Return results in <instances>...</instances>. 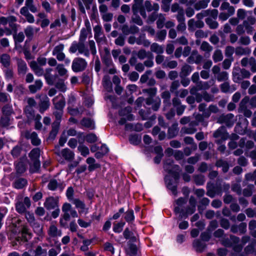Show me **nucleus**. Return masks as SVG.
I'll list each match as a JSON object with an SVG mask.
<instances>
[{
    "label": "nucleus",
    "instance_id": "obj_37",
    "mask_svg": "<svg viewBox=\"0 0 256 256\" xmlns=\"http://www.w3.org/2000/svg\"><path fill=\"white\" fill-rule=\"evenodd\" d=\"M212 58L214 62L222 61L223 59V54L222 50L219 49L214 50Z\"/></svg>",
    "mask_w": 256,
    "mask_h": 256
},
{
    "label": "nucleus",
    "instance_id": "obj_12",
    "mask_svg": "<svg viewBox=\"0 0 256 256\" xmlns=\"http://www.w3.org/2000/svg\"><path fill=\"white\" fill-rule=\"evenodd\" d=\"M26 137L31 140V142L34 146H38L41 142L40 140L38 138L37 134L34 132L31 133L28 132H26Z\"/></svg>",
    "mask_w": 256,
    "mask_h": 256
},
{
    "label": "nucleus",
    "instance_id": "obj_31",
    "mask_svg": "<svg viewBox=\"0 0 256 256\" xmlns=\"http://www.w3.org/2000/svg\"><path fill=\"white\" fill-rule=\"evenodd\" d=\"M150 50L158 54H162L164 52V48L162 46L159 45L158 44L154 42L150 46Z\"/></svg>",
    "mask_w": 256,
    "mask_h": 256
},
{
    "label": "nucleus",
    "instance_id": "obj_8",
    "mask_svg": "<svg viewBox=\"0 0 256 256\" xmlns=\"http://www.w3.org/2000/svg\"><path fill=\"white\" fill-rule=\"evenodd\" d=\"M28 164L27 157L26 152H24L17 163V174L24 172L26 170Z\"/></svg>",
    "mask_w": 256,
    "mask_h": 256
},
{
    "label": "nucleus",
    "instance_id": "obj_4",
    "mask_svg": "<svg viewBox=\"0 0 256 256\" xmlns=\"http://www.w3.org/2000/svg\"><path fill=\"white\" fill-rule=\"evenodd\" d=\"M87 66V62L82 58H76L72 62V68L74 72H78L83 71Z\"/></svg>",
    "mask_w": 256,
    "mask_h": 256
},
{
    "label": "nucleus",
    "instance_id": "obj_53",
    "mask_svg": "<svg viewBox=\"0 0 256 256\" xmlns=\"http://www.w3.org/2000/svg\"><path fill=\"white\" fill-rule=\"evenodd\" d=\"M251 40L250 38L247 36H241L238 40V43L244 46H248L250 43Z\"/></svg>",
    "mask_w": 256,
    "mask_h": 256
},
{
    "label": "nucleus",
    "instance_id": "obj_9",
    "mask_svg": "<svg viewBox=\"0 0 256 256\" xmlns=\"http://www.w3.org/2000/svg\"><path fill=\"white\" fill-rule=\"evenodd\" d=\"M52 102L56 110H63L66 104L65 98L62 94L54 97Z\"/></svg>",
    "mask_w": 256,
    "mask_h": 256
},
{
    "label": "nucleus",
    "instance_id": "obj_39",
    "mask_svg": "<svg viewBox=\"0 0 256 256\" xmlns=\"http://www.w3.org/2000/svg\"><path fill=\"white\" fill-rule=\"evenodd\" d=\"M212 18H207L205 21L210 29H216L218 27V23Z\"/></svg>",
    "mask_w": 256,
    "mask_h": 256
},
{
    "label": "nucleus",
    "instance_id": "obj_27",
    "mask_svg": "<svg viewBox=\"0 0 256 256\" xmlns=\"http://www.w3.org/2000/svg\"><path fill=\"white\" fill-rule=\"evenodd\" d=\"M143 0H134V4L132 6V11L133 14L138 13V11L142 8Z\"/></svg>",
    "mask_w": 256,
    "mask_h": 256
},
{
    "label": "nucleus",
    "instance_id": "obj_24",
    "mask_svg": "<svg viewBox=\"0 0 256 256\" xmlns=\"http://www.w3.org/2000/svg\"><path fill=\"white\" fill-rule=\"evenodd\" d=\"M178 64L176 60H170L168 58H166L164 62L162 63V68L173 69L176 68Z\"/></svg>",
    "mask_w": 256,
    "mask_h": 256
},
{
    "label": "nucleus",
    "instance_id": "obj_1",
    "mask_svg": "<svg viewBox=\"0 0 256 256\" xmlns=\"http://www.w3.org/2000/svg\"><path fill=\"white\" fill-rule=\"evenodd\" d=\"M164 168L171 175L174 180V181L172 180L170 176H166L165 182L167 187L174 194L176 195L177 194L176 183L179 178L180 166L178 165L174 164L173 161L168 159L165 162Z\"/></svg>",
    "mask_w": 256,
    "mask_h": 256
},
{
    "label": "nucleus",
    "instance_id": "obj_52",
    "mask_svg": "<svg viewBox=\"0 0 256 256\" xmlns=\"http://www.w3.org/2000/svg\"><path fill=\"white\" fill-rule=\"evenodd\" d=\"M216 78L218 82H226L228 78V73L224 71L221 72L217 75Z\"/></svg>",
    "mask_w": 256,
    "mask_h": 256
},
{
    "label": "nucleus",
    "instance_id": "obj_25",
    "mask_svg": "<svg viewBox=\"0 0 256 256\" xmlns=\"http://www.w3.org/2000/svg\"><path fill=\"white\" fill-rule=\"evenodd\" d=\"M82 126L88 128L90 130H93L95 128L94 122L89 118H84L80 122Z\"/></svg>",
    "mask_w": 256,
    "mask_h": 256
},
{
    "label": "nucleus",
    "instance_id": "obj_60",
    "mask_svg": "<svg viewBox=\"0 0 256 256\" xmlns=\"http://www.w3.org/2000/svg\"><path fill=\"white\" fill-rule=\"evenodd\" d=\"M2 112L4 116H10L12 114L11 107L8 104H6L2 107Z\"/></svg>",
    "mask_w": 256,
    "mask_h": 256
},
{
    "label": "nucleus",
    "instance_id": "obj_20",
    "mask_svg": "<svg viewBox=\"0 0 256 256\" xmlns=\"http://www.w3.org/2000/svg\"><path fill=\"white\" fill-rule=\"evenodd\" d=\"M60 155L66 160H72L74 157V153L70 149L66 148L63 149L61 152Z\"/></svg>",
    "mask_w": 256,
    "mask_h": 256
},
{
    "label": "nucleus",
    "instance_id": "obj_42",
    "mask_svg": "<svg viewBox=\"0 0 256 256\" xmlns=\"http://www.w3.org/2000/svg\"><path fill=\"white\" fill-rule=\"evenodd\" d=\"M88 34L92 35V31L82 28L80 30L78 40L84 44L85 40Z\"/></svg>",
    "mask_w": 256,
    "mask_h": 256
},
{
    "label": "nucleus",
    "instance_id": "obj_54",
    "mask_svg": "<svg viewBox=\"0 0 256 256\" xmlns=\"http://www.w3.org/2000/svg\"><path fill=\"white\" fill-rule=\"evenodd\" d=\"M143 93H146L150 97L154 96L157 92V88H144L142 90Z\"/></svg>",
    "mask_w": 256,
    "mask_h": 256
},
{
    "label": "nucleus",
    "instance_id": "obj_49",
    "mask_svg": "<svg viewBox=\"0 0 256 256\" xmlns=\"http://www.w3.org/2000/svg\"><path fill=\"white\" fill-rule=\"evenodd\" d=\"M26 218L28 219V220L31 223L34 222V226L36 228L38 232H42V228H40V226L38 224L34 223V218L32 214H28L26 216Z\"/></svg>",
    "mask_w": 256,
    "mask_h": 256
},
{
    "label": "nucleus",
    "instance_id": "obj_7",
    "mask_svg": "<svg viewBox=\"0 0 256 256\" xmlns=\"http://www.w3.org/2000/svg\"><path fill=\"white\" fill-rule=\"evenodd\" d=\"M234 115L232 114H222L218 120V122L220 124H224L228 126H232L234 122Z\"/></svg>",
    "mask_w": 256,
    "mask_h": 256
},
{
    "label": "nucleus",
    "instance_id": "obj_41",
    "mask_svg": "<svg viewBox=\"0 0 256 256\" xmlns=\"http://www.w3.org/2000/svg\"><path fill=\"white\" fill-rule=\"evenodd\" d=\"M200 48L202 51H204L206 54H208V56H210V53L212 50L213 48L208 42H203L200 46Z\"/></svg>",
    "mask_w": 256,
    "mask_h": 256
},
{
    "label": "nucleus",
    "instance_id": "obj_50",
    "mask_svg": "<svg viewBox=\"0 0 256 256\" xmlns=\"http://www.w3.org/2000/svg\"><path fill=\"white\" fill-rule=\"evenodd\" d=\"M124 219L128 222L134 221V210H130L126 212L125 213Z\"/></svg>",
    "mask_w": 256,
    "mask_h": 256
},
{
    "label": "nucleus",
    "instance_id": "obj_51",
    "mask_svg": "<svg viewBox=\"0 0 256 256\" xmlns=\"http://www.w3.org/2000/svg\"><path fill=\"white\" fill-rule=\"evenodd\" d=\"M167 34V32L165 30H162L158 32L156 34V40L159 41H163L166 38V36Z\"/></svg>",
    "mask_w": 256,
    "mask_h": 256
},
{
    "label": "nucleus",
    "instance_id": "obj_38",
    "mask_svg": "<svg viewBox=\"0 0 256 256\" xmlns=\"http://www.w3.org/2000/svg\"><path fill=\"white\" fill-rule=\"evenodd\" d=\"M40 150L38 148L32 149L29 154V156L32 160H39Z\"/></svg>",
    "mask_w": 256,
    "mask_h": 256
},
{
    "label": "nucleus",
    "instance_id": "obj_32",
    "mask_svg": "<svg viewBox=\"0 0 256 256\" xmlns=\"http://www.w3.org/2000/svg\"><path fill=\"white\" fill-rule=\"evenodd\" d=\"M17 63L18 64V74H24L28 70L26 63L22 60H18Z\"/></svg>",
    "mask_w": 256,
    "mask_h": 256
},
{
    "label": "nucleus",
    "instance_id": "obj_6",
    "mask_svg": "<svg viewBox=\"0 0 256 256\" xmlns=\"http://www.w3.org/2000/svg\"><path fill=\"white\" fill-rule=\"evenodd\" d=\"M64 48V44H60L56 46L53 49L52 52V55L55 56L56 59L60 62L63 61L66 58V55L63 52Z\"/></svg>",
    "mask_w": 256,
    "mask_h": 256
},
{
    "label": "nucleus",
    "instance_id": "obj_47",
    "mask_svg": "<svg viewBox=\"0 0 256 256\" xmlns=\"http://www.w3.org/2000/svg\"><path fill=\"white\" fill-rule=\"evenodd\" d=\"M10 57L9 55L6 54H2L0 56V62L5 67H7L10 66Z\"/></svg>",
    "mask_w": 256,
    "mask_h": 256
},
{
    "label": "nucleus",
    "instance_id": "obj_28",
    "mask_svg": "<svg viewBox=\"0 0 256 256\" xmlns=\"http://www.w3.org/2000/svg\"><path fill=\"white\" fill-rule=\"evenodd\" d=\"M178 124L177 123L173 124L168 130V136L169 138H172L176 136L178 132Z\"/></svg>",
    "mask_w": 256,
    "mask_h": 256
},
{
    "label": "nucleus",
    "instance_id": "obj_22",
    "mask_svg": "<svg viewBox=\"0 0 256 256\" xmlns=\"http://www.w3.org/2000/svg\"><path fill=\"white\" fill-rule=\"evenodd\" d=\"M144 7L148 12L152 11L157 12L160 9V6L158 4L154 3L153 4H152L150 0L145 1Z\"/></svg>",
    "mask_w": 256,
    "mask_h": 256
},
{
    "label": "nucleus",
    "instance_id": "obj_45",
    "mask_svg": "<svg viewBox=\"0 0 256 256\" xmlns=\"http://www.w3.org/2000/svg\"><path fill=\"white\" fill-rule=\"evenodd\" d=\"M232 79L234 82H239L242 80V74L240 71L239 72V69H234L232 72Z\"/></svg>",
    "mask_w": 256,
    "mask_h": 256
},
{
    "label": "nucleus",
    "instance_id": "obj_61",
    "mask_svg": "<svg viewBox=\"0 0 256 256\" xmlns=\"http://www.w3.org/2000/svg\"><path fill=\"white\" fill-rule=\"evenodd\" d=\"M194 180L197 185H202L204 182V177L202 175H196L194 176Z\"/></svg>",
    "mask_w": 256,
    "mask_h": 256
},
{
    "label": "nucleus",
    "instance_id": "obj_56",
    "mask_svg": "<svg viewBox=\"0 0 256 256\" xmlns=\"http://www.w3.org/2000/svg\"><path fill=\"white\" fill-rule=\"evenodd\" d=\"M70 212H64L62 218L60 220V222L62 226H64L66 224V222L70 219Z\"/></svg>",
    "mask_w": 256,
    "mask_h": 256
},
{
    "label": "nucleus",
    "instance_id": "obj_14",
    "mask_svg": "<svg viewBox=\"0 0 256 256\" xmlns=\"http://www.w3.org/2000/svg\"><path fill=\"white\" fill-rule=\"evenodd\" d=\"M30 67L34 71L35 74L38 76H41L44 74V70L36 61H32L30 63Z\"/></svg>",
    "mask_w": 256,
    "mask_h": 256
},
{
    "label": "nucleus",
    "instance_id": "obj_57",
    "mask_svg": "<svg viewBox=\"0 0 256 256\" xmlns=\"http://www.w3.org/2000/svg\"><path fill=\"white\" fill-rule=\"evenodd\" d=\"M250 101V98L248 96H245L241 100L240 104L239 111L247 108V104Z\"/></svg>",
    "mask_w": 256,
    "mask_h": 256
},
{
    "label": "nucleus",
    "instance_id": "obj_43",
    "mask_svg": "<svg viewBox=\"0 0 256 256\" xmlns=\"http://www.w3.org/2000/svg\"><path fill=\"white\" fill-rule=\"evenodd\" d=\"M197 130L196 128L189 126L188 127L184 126L181 128L180 133L182 134H194Z\"/></svg>",
    "mask_w": 256,
    "mask_h": 256
},
{
    "label": "nucleus",
    "instance_id": "obj_26",
    "mask_svg": "<svg viewBox=\"0 0 256 256\" xmlns=\"http://www.w3.org/2000/svg\"><path fill=\"white\" fill-rule=\"evenodd\" d=\"M42 86V82L40 80H36L34 84L29 86V90L32 93H35L41 89Z\"/></svg>",
    "mask_w": 256,
    "mask_h": 256
},
{
    "label": "nucleus",
    "instance_id": "obj_5",
    "mask_svg": "<svg viewBox=\"0 0 256 256\" xmlns=\"http://www.w3.org/2000/svg\"><path fill=\"white\" fill-rule=\"evenodd\" d=\"M36 98H40L38 106L40 107V112L43 113L44 111L48 110L50 106V102L49 98L45 94H42L40 96H36Z\"/></svg>",
    "mask_w": 256,
    "mask_h": 256
},
{
    "label": "nucleus",
    "instance_id": "obj_29",
    "mask_svg": "<svg viewBox=\"0 0 256 256\" xmlns=\"http://www.w3.org/2000/svg\"><path fill=\"white\" fill-rule=\"evenodd\" d=\"M210 2V0H200L194 4V8L197 10L205 8H207Z\"/></svg>",
    "mask_w": 256,
    "mask_h": 256
},
{
    "label": "nucleus",
    "instance_id": "obj_17",
    "mask_svg": "<svg viewBox=\"0 0 256 256\" xmlns=\"http://www.w3.org/2000/svg\"><path fill=\"white\" fill-rule=\"evenodd\" d=\"M44 206L48 210L54 209L58 206V201L53 197H49L46 199Z\"/></svg>",
    "mask_w": 256,
    "mask_h": 256
},
{
    "label": "nucleus",
    "instance_id": "obj_63",
    "mask_svg": "<svg viewBox=\"0 0 256 256\" xmlns=\"http://www.w3.org/2000/svg\"><path fill=\"white\" fill-rule=\"evenodd\" d=\"M193 246L197 250H202L205 247V246L199 240H195L194 241Z\"/></svg>",
    "mask_w": 256,
    "mask_h": 256
},
{
    "label": "nucleus",
    "instance_id": "obj_23",
    "mask_svg": "<svg viewBox=\"0 0 256 256\" xmlns=\"http://www.w3.org/2000/svg\"><path fill=\"white\" fill-rule=\"evenodd\" d=\"M14 22H16V17L14 16H8L7 18L1 16L0 18V24L6 25L8 23H9L10 26L12 28L14 24H12V23Z\"/></svg>",
    "mask_w": 256,
    "mask_h": 256
},
{
    "label": "nucleus",
    "instance_id": "obj_13",
    "mask_svg": "<svg viewBox=\"0 0 256 256\" xmlns=\"http://www.w3.org/2000/svg\"><path fill=\"white\" fill-rule=\"evenodd\" d=\"M202 56L199 54L196 50H194L192 54L187 59V62L189 63L200 64L202 60Z\"/></svg>",
    "mask_w": 256,
    "mask_h": 256
},
{
    "label": "nucleus",
    "instance_id": "obj_44",
    "mask_svg": "<svg viewBox=\"0 0 256 256\" xmlns=\"http://www.w3.org/2000/svg\"><path fill=\"white\" fill-rule=\"evenodd\" d=\"M166 18L164 15L162 14H158V20L156 21L157 28H162L164 25V22Z\"/></svg>",
    "mask_w": 256,
    "mask_h": 256
},
{
    "label": "nucleus",
    "instance_id": "obj_3",
    "mask_svg": "<svg viewBox=\"0 0 256 256\" xmlns=\"http://www.w3.org/2000/svg\"><path fill=\"white\" fill-rule=\"evenodd\" d=\"M77 50L80 54H83L86 57L90 56L88 49L86 47L84 43L79 40L78 42H73L69 48V52L71 54H74Z\"/></svg>",
    "mask_w": 256,
    "mask_h": 256
},
{
    "label": "nucleus",
    "instance_id": "obj_33",
    "mask_svg": "<svg viewBox=\"0 0 256 256\" xmlns=\"http://www.w3.org/2000/svg\"><path fill=\"white\" fill-rule=\"evenodd\" d=\"M102 84L108 92H111L112 90V84L109 76H104L102 78Z\"/></svg>",
    "mask_w": 256,
    "mask_h": 256
},
{
    "label": "nucleus",
    "instance_id": "obj_40",
    "mask_svg": "<svg viewBox=\"0 0 256 256\" xmlns=\"http://www.w3.org/2000/svg\"><path fill=\"white\" fill-rule=\"evenodd\" d=\"M96 160L94 158L90 157L86 159V163L89 164L88 170L92 171L94 169L100 167V164H94Z\"/></svg>",
    "mask_w": 256,
    "mask_h": 256
},
{
    "label": "nucleus",
    "instance_id": "obj_34",
    "mask_svg": "<svg viewBox=\"0 0 256 256\" xmlns=\"http://www.w3.org/2000/svg\"><path fill=\"white\" fill-rule=\"evenodd\" d=\"M251 50L248 48H243L242 46H238L236 48V54L238 56L244 54H248L250 53Z\"/></svg>",
    "mask_w": 256,
    "mask_h": 256
},
{
    "label": "nucleus",
    "instance_id": "obj_62",
    "mask_svg": "<svg viewBox=\"0 0 256 256\" xmlns=\"http://www.w3.org/2000/svg\"><path fill=\"white\" fill-rule=\"evenodd\" d=\"M124 224L125 222H122L114 224L113 228L114 231L116 232H120L122 231Z\"/></svg>",
    "mask_w": 256,
    "mask_h": 256
},
{
    "label": "nucleus",
    "instance_id": "obj_35",
    "mask_svg": "<svg viewBox=\"0 0 256 256\" xmlns=\"http://www.w3.org/2000/svg\"><path fill=\"white\" fill-rule=\"evenodd\" d=\"M216 138H220L222 139H226V130L223 126H221L214 132L213 134Z\"/></svg>",
    "mask_w": 256,
    "mask_h": 256
},
{
    "label": "nucleus",
    "instance_id": "obj_59",
    "mask_svg": "<svg viewBox=\"0 0 256 256\" xmlns=\"http://www.w3.org/2000/svg\"><path fill=\"white\" fill-rule=\"evenodd\" d=\"M42 8L48 13L50 12L52 10V7L50 6V2L46 0L42 1Z\"/></svg>",
    "mask_w": 256,
    "mask_h": 256
},
{
    "label": "nucleus",
    "instance_id": "obj_48",
    "mask_svg": "<svg viewBox=\"0 0 256 256\" xmlns=\"http://www.w3.org/2000/svg\"><path fill=\"white\" fill-rule=\"evenodd\" d=\"M78 150L83 156H86L90 154L88 148L84 144H80Z\"/></svg>",
    "mask_w": 256,
    "mask_h": 256
},
{
    "label": "nucleus",
    "instance_id": "obj_64",
    "mask_svg": "<svg viewBox=\"0 0 256 256\" xmlns=\"http://www.w3.org/2000/svg\"><path fill=\"white\" fill-rule=\"evenodd\" d=\"M56 87L60 91L64 92L66 90V86L62 80H59L55 84Z\"/></svg>",
    "mask_w": 256,
    "mask_h": 256
},
{
    "label": "nucleus",
    "instance_id": "obj_58",
    "mask_svg": "<svg viewBox=\"0 0 256 256\" xmlns=\"http://www.w3.org/2000/svg\"><path fill=\"white\" fill-rule=\"evenodd\" d=\"M138 13L133 14L132 17V20L133 22L138 26H142L143 22L140 16L138 14Z\"/></svg>",
    "mask_w": 256,
    "mask_h": 256
},
{
    "label": "nucleus",
    "instance_id": "obj_15",
    "mask_svg": "<svg viewBox=\"0 0 256 256\" xmlns=\"http://www.w3.org/2000/svg\"><path fill=\"white\" fill-rule=\"evenodd\" d=\"M48 234L52 238H56L61 236L62 234V230H58V228L53 224H52L48 231Z\"/></svg>",
    "mask_w": 256,
    "mask_h": 256
},
{
    "label": "nucleus",
    "instance_id": "obj_46",
    "mask_svg": "<svg viewBox=\"0 0 256 256\" xmlns=\"http://www.w3.org/2000/svg\"><path fill=\"white\" fill-rule=\"evenodd\" d=\"M129 140L131 144H138L141 141V137L137 134H132L129 137Z\"/></svg>",
    "mask_w": 256,
    "mask_h": 256
},
{
    "label": "nucleus",
    "instance_id": "obj_19",
    "mask_svg": "<svg viewBox=\"0 0 256 256\" xmlns=\"http://www.w3.org/2000/svg\"><path fill=\"white\" fill-rule=\"evenodd\" d=\"M218 111L219 109L216 106L210 104L202 113L203 116L204 118H208L212 113L216 114L218 112Z\"/></svg>",
    "mask_w": 256,
    "mask_h": 256
},
{
    "label": "nucleus",
    "instance_id": "obj_16",
    "mask_svg": "<svg viewBox=\"0 0 256 256\" xmlns=\"http://www.w3.org/2000/svg\"><path fill=\"white\" fill-rule=\"evenodd\" d=\"M220 87L222 92L224 93H232L236 90V87L235 86H230L229 82L227 81L222 84Z\"/></svg>",
    "mask_w": 256,
    "mask_h": 256
},
{
    "label": "nucleus",
    "instance_id": "obj_55",
    "mask_svg": "<svg viewBox=\"0 0 256 256\" xmlns=\"http://www.w3.org/2000/svg\"><path fill=\"white\" fill-rule=\"evenodd\" d=\"M56 70L60 76H63L67 74V70L64 68L62 64H58L56 67Z\"/></svg>",
    "mask_w": 256,
    "mask_h": 256
},
{
    "label": "nucleus",
    "instance_id": "obj_10",
    "mask_svg": "<svg viewBox=\"0 0 256 256\" xmlns=\"http://www.w3.org/2000/svg\"><path fill=\"white\" fill-rule=\"evenodd\" d=\"M186 202L187 200L182 198H179L176 201V203L178 206L174 208V212L176 214H179L178 218L180 219H182L184 216V214L182 212V210L180 208V206L186 204Z\"/></svg>",
    "mask_w": 256,
    "mask_h": 256
},
{
    "label": "nucleus",
    "instance_id": "obj_2",
    "mask_svg": "<svg viewBox=\"0 0 256 256\" xmlns=\"http://www.w3.org/2000/svg\"><path fill=\"white\" fill-rule=\"evenodd\" d=\"M256 19L253 16H248L242 23L238 24L236 28V32L239 36L244 34L245 32L248 34H252L254 31L253 25L255 24Z\"/></svg>",
    "mask_w": 256,
    "mask_h": 256
},
{
    "label": "nucleus",
    "instance_id": "obj_18",
    "mask_svg": "<svg viewBox=\"0 0 256 256\" xmlns=\"http://www.w3.org/2000/svg\"><path fill=\"white\" fill-rule=\"evenodd\" d=\"M94 37L97 42H100L102 40L104 37L102 26L100 25L95 26L94 28Z\"/></svg>",
    "mask_w": 256,
    "mask_h": 256
},
{
    "label": "nucleus",
    "instance_id": "obj_21",
    "mask_svg": "<svg viewBox=\"0 0 256 256\" xmlns=\"http://www.w3.org/2000/svg\"><path fill=\"white\" fill-rule=\"evenodd\" d=\"M40 30L39 28H34L31 26H28L24 30V33L27 38L32 39L34 34L38 32Z\"/></svg>",
    "mask_w": 256,
    "mask_h": 256
},
{
    "label": "nucleus",
    "instance_id": "obj_30",
    "mask_svg": "<svg viewBox=\"0 0 256 256\" xmlns=\"http://www.w3.org/2000/svg\"><path fill=\"white\" fill-rule=\"evenodd\" d=\"M192 68L190 66L187 64H184L181 69V72L180 73V76L182 78L188 76L192 72Z\"/></svg>",
    "mask_w": 256,
    "mask_h": 256
},
{
    "label": "nucleus",
    "instance_id": "obj_36",
    "mask_svg": "<svg viewBox=\"0 0 256 256\" xmlns=\"http://www.w3.org/2000/svg\"><path fill=\"white\" fill-rule=\"evenodd\" d=\"M24 241H28L31 238V234L28 228L24 227L20 233L19 234Z\"/></svg>",
    "mask_w": 256,
    "mask_h": 256
},
{
    "label": "nucleus",
    "instance_id": "obj_11",
    "mask_svg": "<svg viewBox=\"0 0 256 256\" xmlns=\"http://www.w3.org/2000/svg\"><path fill=\"white\" fill-rule=\"evenodd\" d=\"M188 25L190 30H194L196 28H203L204 24L202 20H195L194 18H192L188 21Z\"/></svg>",
    "mask_w": 256,
    "mask_h": 256
}]
</instances>
